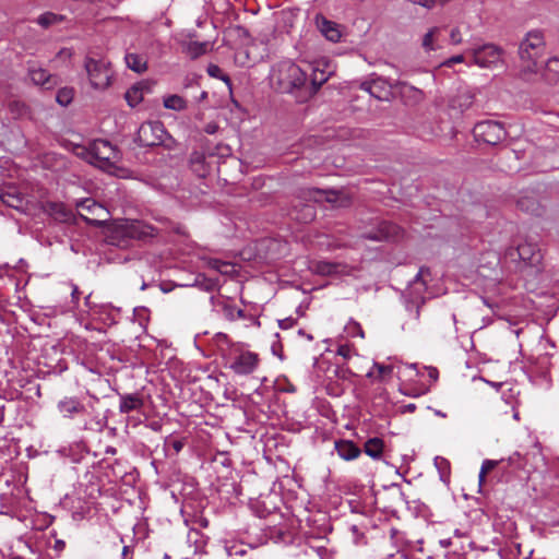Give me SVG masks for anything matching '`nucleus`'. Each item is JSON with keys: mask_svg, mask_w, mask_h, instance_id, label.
<instances>
[{"mask_svg": "<svg viewBox=\"0 0 559 559\" xmlns=\"http://www.w3.org/2000/svg\"><path fill=\"white\" fill-rule=\"evenodd\" d=\"M269 80L275 91L292 94L306 86L307 74L292 60H282L271 68Z\"/></svg>", "mask_w": 559, "mask_h": 559, "instance_id": "obj_1", "label": "nucleus"}, {"mask_svg": "<svg viewBox=\"0 0 559 559\" xmlns=\"http://www.w3.org/2000/svg\"><path fill=\"white\" fill-rule=\"evenodd\" d=\"M156 229L141 221L121 219L111 223L106 230L110 245L124 246L127 239H145L154 237Z\"/></svg>", "mask_w": 559, "mask_h": 559, "instance_id": "obj_2", "label": "nucleus"}, {"mask_svg": "<svg viewBox=\"0 0 559 559\" xmlns=\"http://www.w3.org/2000/svg\"><path fill=\"white\" fill-rule=\"evenodd\" d=\"M544 51L545 39L543 34L538 31L530 32L519 48L523 75L537 74L539 72Z\"/></svg>", "mask_w": 559, "mask_h": 559, "instance_id": "obj_3", "label": "nucleus"}, {"mask_svg": "<svg viewBox=\"0 0 559 559\" xmlns=\"http://www.w3.org/2000/svg\"><path fill=\"white\" fill-rule=\"evenodd\" d=\"M82 157L98 168L109 170L118 160L117 148L106 140H95L81 153Z\"/></svg>", "mask_w": 559, "mask_h": 559, "instance_id": "obj_4", "label": "nucleus"}, {"mask_svg": "<svg viewBox=\"0 0 559 559\" xmlns=\"http://www.w3.org/2000/svg\"><path fill=\"white\" fill-rule=\"evenodd\" d=\"M84 69L90 84L94 90L104 91L110 86L114 75L110 62L105 59L86 57L84 60Z\"/></svg>", "mask_w": 559, "mask_h": 559, "instance_id": "obj_5", "label": "nucleus"}, {"mask_svg": "<svg viewBox=\"0 0 559 559\" xmlns=\"http://www.w3.org/2000/svg\"><path fill=\"white\" fill-rule=\"evenodd\" d=\"M75 206L80 211V216L94 226H103L109 217L107 209L91 198L78 200Z\"/></svg>", "mask_w": 559, "mask_h": 559, "instance_id": "obj_6", "label": "nucleus"}, {"mask_svg": "<svg viewBox=\"0 0 559 559\" xmlns=\"http://www.w3.org/2000/svg\"><path fill=\"white\" fill-rule=\"evenodd\" d=\"M473 133L477 141L491 145L500 143L507 135L504 127L500 122L492 120L476 123Z\"/></svg>", "mask_w": 559, "mask_h": 559, "instance_id": "obj_7", "label": "nucleus"}, {"mask_svg": "<svg viewBox=\"0 0 559 559\" xmlns=\"http://www.w3.org/2000/svg\"><path fill=\"white\" fill-rule=\"evenodd\" d=\"M166 130L162 122L150 121L140 126L136 133V141L142 146L158 145L164 141Z\"/></svg>", "mask_w": 559, "mask_h": 559, "instance_id": "obj_8", "label": "nucleus"}, {"mask_svg": "<svg viewBox=\"0 0 559 559\" xmlns=\"http://www.w3.org/2000/svg\"><path fill=\"white\" fill-rule=\"evenodd\" d=\"M467 52L472 55L474 63L480 68L496 66L502 60V50L492 44L468 49Z\"/></svg>", "mask_w": 559, "mask_h": 559, "instance_id": "obj_9", "label": "nucleus"}, {"mask_svg": "<svg viewBox=\"0 0 559 559\" xmlns=\"http://www.w3.org/2000/svg\"><path fill=\"white\" fill-rule=\"evenodd\" d=\"M308 197L314 202L325 201L336 207L348 206L352 202L350 195L345 190L309 189Z\"/></svg>", "mask_w": 559, "mask_h": 559, "instance_id": "obj_10", "label": "nucleus"}, {"mask_svg": "<svg viewBox=\"0 0 559 559\" xmlns=\"http://www.w3.org/2000/svg\"><path fill=\"white\" fill-rule=\"evenodd\" d=\"M402 236L403 230L397 225L386 221H381L374 229L362 233V237L374 241L397 240Z\"/></svg>", "mask_w": 559, "mask_h": 559, "instance_id": "obj_11", "label": "nucleus"}, {"mask_svg": "<svg viewBox=\"0 0 559 559\" xmlns=\"http://www.w3.org/2000/svg\"><path fill=\"white\" fill-rule=\"evenodd\" d=\"M27 76L34 85L44 90H51L58 84L56 75L50 74L46 69L35 62L28 63Z\"/></svg>", "mask_w": 559, "mask_h": 559, "instance_id": "obj_12", "label": "nucleus"}, {"mask_svg": "<svg viewBox=\"0 0 559 559\" xmlns=\"http://www.w3.org/2000/svg\"><path fill=\"white\" fill-rule=\"evenodd\" d=\"M259 365V356L252 352H241L237 355L233 362L230 364V368L237 374H250L252 373Z\"/></svg>", "mask_w": 559, "mask_h": 559, "instance_id": "obj_13", "label": "nucleus"}, {"mask_svg": "<svg viewBox=\"0 0 559 559\" xmlns=\"http://www.w3.org/2000/svg\"><path fill=\"white\" fill-rule=\"evenodd\" d=\"M333 71V67L329 60L322 59L317 61L312 67L311 93H316L319 87L329 80Z\"/></svg>", "mask_w": 559, "mask_h": 559, "instance_id": "obj_14", "label": "nucleus"}, {"mask_svg": "<svg viewBox=\"0 0 559 559\" xmlns=\"http://www.w3.org/2000/svg\"><path fill=\"white\" fill-rule=\"evenodd\" d=\"M58 412L64 418H73L86 412L85 405L76 396H64L57 403Z\"/></svg>", "mask_w": 559, "mask_h": 559, "instance_id": "obj_15", "label": "nucleus"}, {"mask_svg": "<svg viewBox=\"0 0 559 559\" xmlns=\"http://www.w3.org/2000/svg\"><path fill=\"white\" fill-rule=\"evenodd\" d=\"M316 24L320 33L332 43H338L344 34V29L340 24L324 16H317Z\"/></svg>", "mask_w": 559, "mask_h": 559, "instance_id": "obj_16", "label": "nucleus"}, {"mask_svg": "<svg viewBox=\"0 0 559 559\" xmlns=\"http://www.w3.org/2000/svg\"><path fill=\"white\" fill-rule=\"evenodd\" d=\"M532 74H526L525 76L530 80ZM539 75L545 82L552 84L559 80V58L552 57L547 60L546 63H542L539 68V72L536 74Z\"/></svg>", "mask_w": 559, "mask_h": 559, "instance_id": "obj_17", "label": "nucleus"}, {"mask_svg": "<svg viewBox=\"0 0 559 559\" xmlns=\"http://www.w3.org/2000/svg\"><path fill=\"white\" fill-rule=\"evenodd\" d=\"M211 301H212L213 307L221 309L225 319H227L229 321H235L237 319H245L243 310L236 308L227 299L211 297Z\"/></svg>", "mask_w": 559, "mask_h": 559, "instance_id": "obj_18", "label": "nucleus"}, {"mask_svg": "<svg viewBox=\"0 0 559 559\" xmlns=\"http://www.w3.org/2000/svg\"><path fill=\"white\" fill-rule=\"evenodd\" d=\"M475 94L467 87L460 88L457 94L450 100V107L452 109L463 112L471 108L474 103Z\"/></svg>", "mask_w": 559, "mask_h": 559, "instance_id": "obj_19", "label": "nucleus"}, {"mask_svg": "<svg viewBox=\"0 0 559 559\" xmlns=\"http://www.w3.org/2000/svg\"><path fill=\"white\" fill-rule=\"evenodd\" d=\"M334 448L340 457L346 461H352L360 455V449L349 440L335 441Z\"/></svg>", "mask_w": 559, "mask_h": 559, "instance_id": "obj_20", "label": "nucleus"}, {"mask_svg": "<svg viewBox=\"0 0 559 559\" xmlns=\"http://www.w3.org/2000/svg\"><path fill=\"white\" fill-rule=\"evenodd\" d=\"M518 254L520 259L531 265H536L540 261V252L535 245L525 242L518 247Z\"/></svg>", "mask_w": 559, "mask_h": 559, "instance_id": "obj_21", "label": "nucleus"}, {"mask_svg": "<svg viewBox=\"0 0 559 559\" xmlns=\"http://www.w3.org/2000/svg\"><path fill=\"white\" fill-rule=\"evenodd\" d=\"M0 200L12 209H20L23 205V197L14 187L0 188Z\"/></svg>", "mask_w": 559, "mask_h": 559, "instance_id": "obj_22", "label": "nucleus"}, {"mask_svg": "<svg viewBox=\"0 0 559 559\" xmlns=\"http://www.w3.org/2000/svg\"><path fill=\"white\" fill-rule=\"evenodd\" d=\"M143 404L144 402L140 394H124L120 396L119 411L120 413L128 414L133 411H140Z\"/></svg>", "mask_w": 559, "mask_h": 559, "instance_id": "obj_23", "label": "nucleus"}, {"mask_svg": "<svg viewBox=\"0 0 559 559\" xmlns=\"http://www.w3.org/2000/svg\"><path fill=\"white\" fill-rule=\"evenodd\" d=\"M147 90V84L144 82L131 86L124 95V98L130 107H135L143 100L144 91Z\"/></svg>", "mask_w": 559, "mask_h": 559, "instance_id": "obj_24", "label": "nucleus"}, {"mask_svg": "<svg viewBox=\"0 0 559 559\" xmlns=\"http://www.w3.org/2000/svg\"><path fill=\"white\" fill-rule=\"evenodd\" d=\"M124 59L128 68L136 73H142L147 69V60L141 55L129 52Z\"/></svg>", "mask_w": 559, "mask_h": 559, "instance_id": "obj_25", "label": "nucleus"}, {"mask_svg": "<svg viewBox=\"0 0 559 559\" xmlns=\"http://www.w3.org/2000/svg\"><path fill=\"white\" fill-rule=\"evenodd\" d=\"M383 447V441L380 438H371L366 441L364 450L367 455L378 460L381 457Z\"/></svg>", "mask_w": 559, "mask_h": 559, "instance_id": "obj_26", "label": "nucleus"}, {"mask_svg": "<svg viewBox=\"0 0 559 559\" xmlns=\"http://www.w3.org/2000/svg\"><path fill=\"white\" fill-rule=\"evenodd\" d=\"M163 104L165 108L175 111H182L187 108V100L177 94L164 97Z\"/></svg>", "mask_w": 559, "mask_h": 559, "instance_id": "obj_27", "label": "nucleus"}, {"mask_svg": "<svg viewBox=\"0 0 559 559\" xmlns=\"http://www.w3.org/2000/svg\"><path fill=\"white\" fill-rule=\"evenodd\" d=\"M63 20L64 16L62 15H58L52 12H45L37 17L36 22L41 27L49 28L52 25L61 23Z\"/></svg>", "mask_w": 559, "mask_h": 559, "instance_id": "obj_28", "label": "nucleus"}, {"mask_svg": "<svg viewBox=\"0 0 559 559\" xmlns=\"http://www.w3.org/2000/svg\"><path fill=\"white\" fill-rule=\"evenodd\" d=\"M49 212L56 219L67 222L72 217V212L68 210L62 203H51Z\"/></svg>", "mask_w": 559, "mask_h": 559, "instance_id": "obj_29", "label": "nucleus"}, {"mask_svg": "<svg viewBox=\"0 0 559 559\" xmlns=\"http://www.w3.org/2000/svg\"><path fill=\"white\" fill-rule=\"evenodd\" d=\"M312 270L320 275H332L338 272V265L331 262L319 261L313 263Z\"/></svg>", "mask_w": 559, "mask_h": 559, "instance_id": "obj_30", "label": "nucleus"}, {"mask_svg": "<svg viewBox=\"0 0 559 559\" xmlns=\"http://www.w3.org/2000/svg\"><path fill=\"white\" fill-rule=\"evenodd\" d=\"M430 275L429 269L421 267L417 275L415 276V280L411 284V288L414 289L417 293H421L426 289V277Z\"/></svg>", "mask_w": 559, "mask_h": 559, "instance_id": "obj_31", "label": "nucleus"}, {"mask_svg": "<svg viewBox=\"0 0 559 559\" xmlns=\"http://www.w3.org/2000/svg\"><path fill=\"white\" fill-rule=\"evenodd\" d=\"M74 97L73 87H62L57 92L56 100L61 106H68Z\"/></svg>", "mask_w": 559, "mask_h": 559, "instance_id": "obj_32", "label": "nucleus"}, {"mask_svg": "<svg viewBox=\"0 0 559 559\" xmlns=\"http://www.w3.org/2000/svg\"><path fill=\"white\" fill-rule=\"evenodd\" d=\"M383 84V82L381 80H373L372 82L370 83H364L361 85L362 90L367 91L370 93V95L374 96L376 98L378 99H382L384 98V96H382L381 94H379V88L381 87V85Z\"/></svg>", "mask_w": 559, "mask_h": 559, "instance_id": "obj_33", "label": "nucleus"}, {"mask_svg": "<svg viewBox=\"0 0 559 559\" xmlns=\"http://www.w3.org/2000/svg\"><path fill=\"white\" fill-rule=\"evenodd\" d=\"M336 355L343 357L345 360L357 355L355 347L348 343L340 344L336 348Z\"/></svg>", "mask_w": 559, "mask_h": 559, "instance_id": "obj_34", "label": "nucleus"}, {"mask_svg": "<svg viewBox=\"0 0 559 559\" xmlns=\"http://www.w3.org/2000/svg\"><path fill=\"white\" fill-rule=\"evenodd\" d=\"M498 465V461L485 460L481 464L480 472L478 475L479 485L481 486L485 481L486 475Z\"/></svg>", "mask_w": 559, "mask_h": 559, "instance_id": "obj_35", "label": "nucleus"}, {"mask_svg": "<svg viewBox=\"0 0 559 559\" xmlns=\"http://www.w3.org/2000/svg\"><path fill=\"white\" fill-rule=\"evenodd\" d=\"M209 48L207 43H191L188 46V51L192 58H197L206 52Z\"/></svg>", "mask_w": 559, "mask_h": 559, "instance_id": "obj_36", "label": "nucleus"}, {"mask_svg": "<svg viewBox=\"0 0 559 559\" xmlns=\"http://www.w3.org/2000/svg\"><path fill=\"white\" fill-rule=\"evenodd\" d=\"M207 74L212 78L219 79L230 85L229 78L223 72V70L216 64H210L206 69Z\"/></svg>", "mask_w": 559, "mask_h": 559, "instance_id": "obj_37", "label": "nucleus"}, {"mask_svg": "<svg viewBox=\"0 0 559 559\" xmlns=\"http://www.w3.org/2000/svg\"><path fill=\"white\" fill-rule=\"evenodd\" d=\"M401 91L404 95H407V94L412 95V97L414 98L415 102H420L424 98V93L420 90H418L412 85H408L406 83L402 84Z\"/></svg>", "mask_w": 559, "mask_h": 559, "instance_id": "obj_38", "label": "nucleus"}, {"mask_svg": "<svg viewBox=\"0 0 559 559\" xmlns=\"http://www.w3.org/2000/svg\"><path fill=\"white\" fill-rule=\"evenodd\" d=\"M435 465L437 466V468L440 472L441 479L445 480V478L449 476V469H450V464H449L448 460H445L443 457H436Z\"/></svg>", "mask_w": 559, "mask_h": 559, "instance_id": "obj_39", "label": "nucleus"}, {"mask_svg": "<svg viewBox=\"0 0 559 559\" xmlns=\"http://www.w3.org/2000/svg\"><path fill=\"white\" fill-rule=\"evenodd\" d=\"M373 369L378 372V379H384L393 372V367L391 365L374 364Z\"/></svg>", "mask_w": 559, "mask_h": 559, "instance_id": "obj_40", "label": "nucleus"}, {"mask_svg": "<svg viewBox=\"0 0 559 559\" xmlns=\"http://www.w3.org/2000/svg\"><path fill=\"white\" fill-rule=\"evenodd\" d=\"M226 552L229 557L245 556L247 554V549L242 545H231L226 546Z\"/></svg>", "mask_w": 559, "mask_h": 559, "instance_id": "obj_41", "label": "nucleus"}, {"mask_svg": "<svg viewBox=\"0 0 559 559\" xmlns=\"http://www.w3.org/2000/svg\"><path fill=\"white\" fill-rule=\"evenodd\" d=\"M437 32V28H431L425 36H424V39H423V46L425 49L427 50H432L433 49V37H435V33Z\"/></svg>", "mask_w": 559, "mask_h": 559, "instance_id": "obj_42", "label": "nucleus"}, {"mask_svg": "<svg viewBox=\"0 0 559 559\" xmlns=\"http://www.w3.org/2000/svg\"><path fill=\"white\" fill-rule=\"evenodd\" d=\"M465 60V57L463 53L461 55H456V56H453L451 58H449L448 60H445L442 66L444 67H452L454 63H461V62H464Z\"/></svg>", "mask_w": 559, "mask_h": 559, "instance_id": "obj_43", "label": "nucleus"}, {"mask_svg": "<svg viewBox=\"0 0 559 559\" xmlns=\"http://www.w3.org/2000/svg\"><path fill=\"white\" fill-rule=\"evenodd\" d=\"M450 41L453 45H459L463 41L461 32L459 28H453L450 33Z\"/></svg>", "mask_w": 559, "mask_h": 559, "instance_id": "obj_44", "label": "nucleus"}, {"mask_svg": "<svg viewBox=\"0 0 559 559\" xmlns=\"http://www.w3.org/2000/svg\"><path fill=\"white\" fill-rule=\"evenodd\" d=\"M72 50L69 49V48H62L58 51L57 53V58H60V59H63V60H69L71 59L72 57Z\"/></svg>", "mask_w": 559, "mask_h": 559, "instance_id": "obj_45", "label": "nucleus"}, {"mask_svg": "<svg viewBox=\"0 0 559 559\" xmlns=\"http://www.w3.org/2000/svg\"><path fill=\"white\" fill-rule=\"evenodd\" d=\"M426 370H427V374H428L429 379L431 381L436 382L439 378V372H438L437 368L426 367Z\"/></svg>", "mask_w": 559, "mask_h": 559, "instance_id": "obj_46", "label": "nucleus"}, {"mask_svg": "<svg viewBox=\"0 0 559 559\" xmlns=\"http://www.w3.org/2000/svg\"><path fill=\"white\" fill-rule=\"evenodd\" d=\"M313 216H314L313 207L310 205H306L305 206V215H304L302 219L305 222L311 221L313 218Z\"/></svg>", "mask_w": 559, "mask_h": 559, "instance_id": "obj_47", "label": "nucleus"}, {"mask_svg": "<svg viewBox=\"0 0 559 559\" xmlns=\"http://www.w3.org/2000/svg\"><path fill=\"white\" fill-rule=\"evenodd\" d=\"M213 267L216 269L217 271H219L221 273H226L227 272L226 269L229 267V264L221 262V261H214Z\"/></svg>", "mask_w": 559, "mask_h": 559, "instance_id": "obj_48", "label": "nucleus"}, {"mask_svg": "<svg viewBox=\"0 0 559 559\" xmlns=\"http://www.w3.org/2000/svg\"><path fill=\"white\" fill-rule=\"evenodd\" d=\"M294 323H295L294 319L286 318V319L280 321V328L281 329H288V328H292Z\"/></svg>", "mask_w": 559, "mask_h": 559, "instance_id": "obj_49", "label": "nucleus"}, {"mask_svg": "<svg viewBox=\"0 0 559 559\" xmlns=\"http://www.w3.org/2000/svg\"><path fill=\"white\" fill-rule=\"evenodd\" d=\"M411 1L415 4H419L425 8H430L435 3V0H411Z\"/></svg>", "mask_w": 559, "mask_h": 559, "instance_id": "obj_50", "label": "nucleus"}, {"mask_svg": "<svg viewBox=\"0 0 559 559\" xmlns=\"http://www.w3.org/2000/svg\"><path fill=\"white\" fill-rule=\"evenodd\" d=\"M171 445H173L174 450H175L177 453H178V452H180V451H181V449L183 448V443H182V441H180V440H174V441L171 442Z\"/></svg>", "mask_w": 559, "mask_h": 559, "instance_id": "obj_51", "label": "nucleus"}, {"mask_svg": "<svg viewBox=\"0 0 559 559\" xmlns=\"http://www.w3.org/2000/svg\"><path fill=\"white\" fill-rule=\"evenodd\" d=\"M440 546L442 548H449L452 545V542L450 538H444L439 542Z\"/></svg>", "mask_w": 559, "mask_h": 559, "instance_id": "obj_52", "label": "nucleus"}, {"mask_svg": "<svg viewBox=\"0 0 559 559\" xmlns=\"http://www.w3.org/2000/svg\"><path fill=\"white\" fill-rule=\"evenodd\" d=\"M516 404H518V402H516L515 404H513V405H512V412H513V415H512V416H513V418H514L515 420H519V419H520V414H519V411H518V408H516Z\"/></svg>", "mask_w": 559, "mask_h": 559, "instance_id": "obj_53", "label": "nucleus"}, {"mask_svg": "<svg viewBox=\"0 0 559 559\" xmlns=\"http://www.w3.org/2000/svg\"><path fill=\"white\" fill-rule=\"evenodd\" d=\"M216 128H217L216 124L210 123V124L206 126L205 131L209 134H212V133H214L216 131Z\"/></svg>", "mask_w": 559, "mask_h": 559, "instance_id": "obj_54", "label": "nucleus"}, {"mask_svg": "<svg viewBox=\"0 0 559 559\" xmlns=\"http://www.w3.org/2000/svg\"><path fill=\"white\" fill-rule=\"evenodd\" d=\"M129 551H130L129 547L124 546L122 549V559H128Z\"/></svg>", "mask_w": 559, "mask_h": 559, "instance_id": "obj_55", "label": "nucleus"}, {"mask_svg": "<svg viewBox=\"0 0 559 559\" xmlns=\"http://www.w3.org/2000/svg\"><path fill=\"white\" fill-rule=\"evenodd\" d=\"M56 548H57V549H63V548H64V542H62V540H57V542H56Z\"/></svg>", "mask_w": 559, "mask_h": 559, "instance_id": "obj_56", "label": "nucleus"}, {"mask_svg": "<svg viewBox=\"0 0 559 559\" xmlns=\"http://www.w3.org/2000/svg\"><path fill=\"white\" fill-rule=\"evenodd\" d=\"M406 411L408 412H414L416 409V405L415 404H408L405 406Z\"/></svg>", "mask_w": 559, "mask_h": 559, "instance_id": "obj_57", "label": "nucleus"}, {"mask_svg": "<svg viewBox=\"0 0 559 559\" xmlns=\"http://www.w3.org/2000/svg\"><path fill=\"white\" fill-rule=\"evenodd\" d=\"M9 559H25L20 555H12Z\"/></svg>", "mask_w": 559, "mask_h": 559, "instance_id": "obj_58", "label": "nucleus"}, {"mask_svg": "<svg viewBox=\"0 0 559 559\" xmlns=\"http://www.w3.org/2000/svg\"><path fill=\"white\" fill-rule=\"evenodd\" d=\"M78 293H79V292H78V287H74V289H73V292H72V295H73V296H75V295H78Z\"/></svg>", "mask_w": 559, "mask_h": 559, "instance_id": "obj_59", "label": "nucleus"}, {"mask_svg": "<svg viewBox=\"0 0 559 559\" xmlns=\"http://www.w3.org/2000/svg\"><path fill=\"white\" fill-rule=\"evenodd\" d=\"M320 71H326V67L325 66H320Z\"/></svg>", "mask_w": 559, "mask_h": 559, "instance_id": "obj_60", "label": "nucleus"}, {"mask_svg": "<svg viewBox=\"0 0 559 559\" xmlns=\"http://www.w3.org/2000/svg\"><path fill=\"white\" fill-rule=\"evenodd\" d=\"M454 534H455L456 536H461V534H460L459 530H455Z\"/></svg>", "mask_w": 559, "mask_h": 559, "instance_id": "obj_61", "label": "nucleus"}, {"mask_svg": "<svg viewBox=\"0 0 559 559\" xmlns=\"http://www.w3.org/2000/svg\"><path fill=\"white\" fill-rule=\"evenodd\" d=\"M367 376H368V377H372V376H373V371L368 372V374H367Z\"/></svg>", "mask_w": 559, "mask_h": 559, "instance_id": "obj_62", "label": "nucleus"}, {"mask_svg": "<svg viewBox=\"0 0 559 559\" xmlns=\"http://www.w3.org/2000/svg\"><path fill=\"white\" fill-rule=\"evenodd\" d=\"M206 97V92L202 93V98Z\"/></svg>", "mask_w": 559, "mask_h": 559, "instance_id": "obj_63", "label": "nucleus"}]
</instances>
